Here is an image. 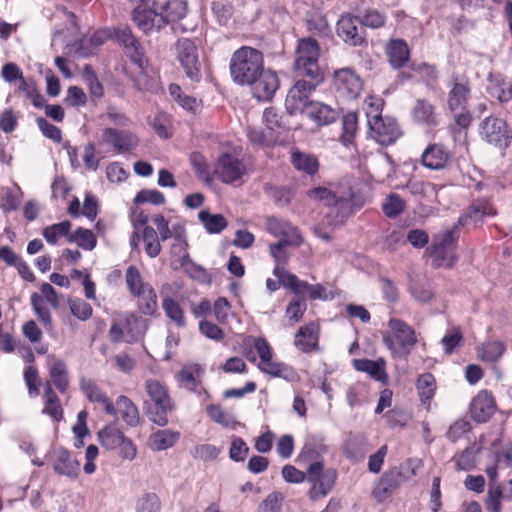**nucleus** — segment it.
<instances>
[{
    "label": "nucleus",
    "mask_w": 512,
    "mask_h": 512,
    "mask_svg": "<svg viewBox=\"0 0 512 512\" xmlns=\"http://www.w3.org/2000/svg\"><path fill=\"white\" fill-rule=\"evenodd\" d=\"M471 97V85L467 78L454 76L449 82L447 109L452 116L453 125L450 130L454 137H460L472 123V114L468 109Z\"/></svg>",
    "instance_id": "obj_1"
},
{
    "label": "nucleus",
    "mask_w": 512,
    "mask_h": 512,
    "mask_svg": "<svg viewBox=\"0 0 512 512\" xmlns=\"http://www.w3.org/2000/svg\"><path fill=\"white\" fill-rule=\"evenodd\" d=\"M309 198L323 202L336 209L341 220L346 219L364 204L361 194L354 192L348 184H341L335 189L317 187L307 192Z\"/></svg>",
    "instance_id": "obj_2"
},
{
    "label": "nucleus",
    "mask_w": 512,
    "mask_h": 512,
    "mask_svg": "<svg viewBox=\"0 0 512 512\" xmlns=\"http://www.w3.org/2000/svg\"><path fill=\"white\" fill-rule=\"evenodd\" d=\"M382 341L393 359L406 360L418 339L410 325L399 318H391L382 333Z\"/></svg>",
    "instance_id": "obj_3"
},
{
    "label": "nucleus",
    "mask_w": 512,
    "mask_h": 512,
    "mask_svg": "<svg viewBox=\"0 0 512 512\" xmlns=\"http://www.w3.org/2000/svg\"><path fill=\"white\" fill-rule=\"evenodd\" d=\"M264 67L262 53L252 47L243 46L237 49L230 60V74L233 81L239 85H246L254 79Z\"/></svg>",
    "instance_id": "obj_4"
},
{
    "label": "nucleus",
    "mask_w": 512,
    "mask_h": 512,
    "mask_svg": "<svg viewBox=\"0 0 512 512\" xmlns=\"http://www.w3.org/2000/svg\"><path fill=\"white\" fill-rule=\"evenodd\" d=\"M145 390L151 400L147 406L148 418L158 426L168 423V413L174 409L167 388L158 380L149 379L145 382Z\"/></svg>",
    "instance_id": "obj_5"
},
{
    "label": "nucleus",
    "mask_w": 512,
    "mask_h": 512,
    "mask_svg": "<svg viewBox=\"0 0 512 512\" xmlns=\"http://www.w3.org/2000/svg\"><path fill=\"white\" fill-rule=\"evenodd\" d=\"M320 47L313 38L299 40L296 49L294 68L299 76H306L312 80L322 81L318 60Z\"/></svg>",
    "instance_id": "obj_6"
},
{
    "label": "nucleus",
    "mask_w": 512,
    "mask_h": 512,
    "mask_svg": "<svg viewBox=\"0 0 512 512\" xmlns=\"http://www.w3.org/2000/svg\"><path fill=\"white\" fill-rule=\"evenodd\" d=\"M306 480L311 485L308 492L310 499L319 500L332 491L337 480V471L334 468H325L323 461L316 460L307 467Z\"/></svg>",
    "instance_id": "obj_7"
},
{
    "label": "nucleus",
    "mask_w": 512,
    "mask_h": 512,
    "mask_svg": "<svg viewBox=\"0 0 512 512\" xmlns=\"http://www.w3.org/2000/svg\"><path fill=\"white\" fill-rule=\"evenodd\" d=\"M458 240L456 227L437 234L428 251L434 267H452L457 260L455 248Z\"/></svg>",
    "instance_id": "obj_8"
},
{
    "label": "nucleus",
    "mask_w": 512,
    "mask_h": 512,
    "mask_svg": "<svg viewBox=\"0 0 512 512\" xmlns=\"http://www.w3.org/2000/svg\"><path fill=\"white\" fill-rule=\"evenodd\" d=\"M101 446L107 450H117L124 460L132 461L137 456V447L133 441L114 425H107L98 432Z\"/></svg>",
    "instance_id": "obj_9"
},
{
    "label": "nucleus",
    "mask_w": 512,
    "mask_h": 512,
    "mask_svg": "<svg viewBox=\"0 0 512 512\" xmlns=\"http://www.w3.org/2000/svg\"><path fill=\"white\" fill-rule=\"evenodd\" d=\"M214 173L225 184H238L248 173L242 160L231 154H223L216 162Z\"/></svg>",
    "instance_id": "obj_10"
},
{
    "label": "nucleus",
    "mask_w": 512,
    "mask_h": 512,
    "mask_svg": "<svg viewBox=\"0 0 512 512\" xmlns=\"http://www.w3.org/2000/svg\"><path fill=\"white\" fill-rule=\"evenodd\" d=\"M321 81L298 80L289 90L285 100V107L290 114L304 113L311 101L309 95Z\"/></svg>",
    "instance_id": "obj_11"
},
{
    "label": "nucleus",
    "mask_w": 512,
    "mask_h": 512,
    "mask_svg": "<svg viewBox=\"0 0 512 512\" xmlns=\"http://www.w3.org/2000/svg\"><path fill=\"white\" fill-rule=\"evenodd\" d=\"M333 86L340 96L350 100L359 96L363 89V81L355 70L346 67L334 72Z\"/></svg>",
    "instance_id": "obj_12"
},
{
    "label": "nucleus",
    "mask_w": 512,
    "mask_h": 512,
    "mask_svg": "<svg viewBox=\"0 0 512 512\" xmlns=\"http://www.w3.org/2000/svg\"><path fill=\"white\" fill-rule=\"evenodd\" d=\"M177 59L183 67L185 74L193 81H199L200 62L195 43L187 38H181L176 44Z\"/></svg>",
    "instance_id": "obj_13"
},
{
    "label": "nucleus",
    "mask_w": 512,
    "mask_h": 512,
    "mask_svg": "<svg viewBox=\"0 0 512 512\" xmlns=\"http://www.w3.org/2000/svg\"><path fill=\"white\" fill-rule=\"evenodd\" d=\"M369 136L382 146L395 143L402 135L396 120L391 117H381L368 123Z\"/></svg>",
    "instance_id": "obj_14"
},
{
    "label": "nucleus",
    "mask_w": 512,
    "mask_h": 512,
    "mask_svg": "<svg viewBox=\"0 0 512 512\" xmlns=\"http://www.w3.org/2000/svg\"><path fill=\"white\" fill-rule=\"evenodd\" d=\"M246 85L251 87L252 95L258 101H269L279 88V79L274 71L263 67L262 71L257 73L254 79Z\"/></svg>",
    "instance_id": "obj_15"
},
{
    "label": "nucleus",
    "mask_w": 512,
    "mask_h": 512,
    "mask_svg": "<svg viewBox=\"0 0 512 512\" xmlns=\"http://www.w3.org/2000/svg\"><path fill=\"white\" fill-rule=\"evenodd\" d=\"M480 134L484 140L496 147L507 146L511 138L506 122L491 116L482 121Z\"/></svg>",
    "instance_id": "obj_16"
},
{
    "label": "nucleus",
    "mask_w": 512,
    "mask_h": 512,
    "mask_svg": "<svg viewBox=\"0 0 512 512\" xmlns=\"http://www.w3.org/2000/svg\"><path fill=\"white\" fill-rule=\"evenodd\" d=\"M115 37L123 46L125 54L137 65L140 72L144 74L147 60L144 56L143 48L139 41L132 35L129 28H120L116 31Z\"/></svg>",
    "instance_id": "obj_17"
},
{
    "label": "nucleus",
    "mask_w": 512,
    "mask_h": 512,
    "mask_svg": "<svg viewBox=\"0 0 512 512\" xmlns=\"http://www.w3.org/2000/svg\"><path fill=\"white\" fill-rule=\"evenodd\" d=\"M101 140L104 144L111 146L117 153L129 152L138 144V138L133 133L114 128L103 129Z\"/></svg>",
    "instance_id": "obj_18"
},
{
    "label": "nucleus",
    "mask_w": 512,
    "mask_h": 512,
    "mask_svg": "<svg viewBox=\"0 0 512 512\" xmlns=\"http://www.w3.org/2000/svg\"><path fill=\"white\" fill-rule=\"evenodd\" d=\"M338 36L350 46H359L364 42L363 27L357 17L342 16L337 22Z\"/></svg>",
    "instance_id": "obj_19"
},
{
    "label": "nucleus",
    "mask_w": 512,
    "mask_h": 512,
    "mask_svg": "<svg viewBox=\"0 0 512 512\" xmlns=\"http://www.w3.org/2000/svg\"><path fill=\"white\" fill-rule=\"evenodd\" d=\"M266 225L269 233L282 237V240H286L293 246L301 245L302 236L290 222L277 217H270L267 219Z\"/></svg>",
    "instance_id": "obj_20"
},
{
    "label": "nucleus",
    "mask_w": 512,
    "mask_h": 512,
    "mask_svg": "<svg viewBox=\"0 0 512 512\" xmlns=\"http://www.w3.org/2000/svg\"><path fill=\"white\" fill-rule=\"evenodd\" d=\"M404 482L390 468L383 473L373 488L372 495L378 503L386 501Z\"/></svg>",
    "instance_id": "obj_21"
},
{
    "label": "nucleus",
    "mask_w": 512,
    "mask_h": 512,
    "mask_svg": "<svg viewBox=\"0 0 512 512\" xmlns=\"http://www.w3.org/2000/svg\"><path fill=\"white\" fill-rule=\"evenodd\" d=\"M133 21L145 33L155 27L160 29L164 26L163 17L159 15L155 7L136 6L133 10Z\"/></svg>",
    "instance_id": "obj_22"
},
{
    "label": "nucleus",
    "mask_w": 512,
    "mask_h": 512,
    "mask_svg": "<svg viewBox=\"0 0 512 512\" xmlns=\"http://www.w3.org/2000/svg\"><path fill=\"white\" fill-rule=\"evenodd\" d=\"M80 389L90 402L98 403L103 406L106 414L115 416L116 409L110 398L95 384L94 381L87 378L80 380Z\"/></svg>",
    "instance_id": "obj_23"
},
{
    "label": "nucleus",
    "mask_w": 512,
    "mask_h": 512,
    "mask_svg": "<svg viewBox=\"0 0 512 512\" xmlns=\"http://www.w3.org/2000/svg\"><path fill=\"white\" fill-rule=\"evenodd\" d=\"M495 411V403L492 395L487 391L479 392L472 400L470 413L477 422H486Z\"/></svg>",
    "instance_id": "obj_24"
},
{
    "label": "nucleus",
    "mask_w": 512,
    "mask_h": 512,
    "mask_svg": "<svg viewBox=\"0 0 512 512\" xmlns=\"http://www.w3.org/2000/svg\"><path fill=\"white\" fill-rule=\"evenodd\" d=\"M449 160V151L440 144L429 145L421 156L423 166L431 170H441L445 168Z\"/></svg>",
    "instance_id": "obj_25"
},
{
    "label": "nucleus",
    "mask_w": 512,
    "mask_h": 512,
    "mask_svg": "<svg viewBox=\"0 0 512 512\" xmlns=\"http://www.w3.org/2000/svg\"><path fill=\"white\" fill-rule=\"evenodd\" d=\"M154 7L163 17L164 25L182 19L186 15V3L183 0H158Z\"/></svg>",
    "instance_id": "obj_26"
},
{
    "label": "nucleus",
    "mask_w": 512,
    "mask_h": 512,
    "mask_svg": "<svg viewBox=\"0 0 512 512\" xmlns=\"http://www.w3.org/2000/svg\"><path fill=\"white\" fill-rule=\"evenodd\" d=\"M411 115L414 122L425 127L432 128L437 126L439 123L434 105L425 99H419L416 101Z\"/></svg>",
    "instance_id": "obj_27"
},
{
    "label": "nucleus",
    "mask_w": 512,
    "mask_h": 512,
    "mask_svg": "<svg viewBox=\"0 0 512 512\" xmlns=\"http://www.w3.org/2000/svg\"><path fill=\"white\" fill-rule=\"evenodd\" d=\"M303 114L320 126L328 125L334 122L338 117V112L334 108L324 103L314 101L310 102Z\"/></svg>",
    "instance_id": "obj_28"
},
{
    "label": "nucleus",
    "mask_w": 512,
    "mask_h": 512,
    "mask_svg": "<svg viewBox=\"0 0 512 512\" xmlns=\"http://www.w3.org/2000/svg\"><path fill=\"white\" fill-rule=\"evenodd\" d=\"M294 344L298 350L304 353L316 349L318 345V326L309 323L301 327L295 335Z\"/></svg>",
    "instance_id": "obj_29"
},
{
    "label": "nucleus",
    "mask_w": 512,
    "mask_h": 512,
    "mask_svg": "<svg viewBox=\"0 0 512 512\" xmlns=\"http://www.w3.org/2000/svg\"><path fill=\"white\" fill-rule=\"evenodd\" d=\"M488 93L492 98L504 103L512 99V82L501 74H492L489 77Z\"/></svg>",
    "instance_id": "obj_30"
},
{
    "label": "nucleus",
    "mask_w": 512,
    "mask_h": 512,
    "mask_svg": "<svg viewBox=\"0 0 512 512\" xmlns=\"http://www.w3.org/2000/svg\"><path fill=\"white\" fill-rule=\"evenodd\" d=\"M116 415L130 427H136L140 422V414L137 406L127 397L121 395L115 403Z\"/></svg>",
    "instance_id": "obj_31"
},
{
    "label": "nucleus",
    "mask_w": 512,
    "mask_h": 512,
    "mask_svg": "<svg viewBox=\"0 0 512 512\" xmlns=\"http://www.w3.org/2000/svg\"><path fill=\"white\" fill-rule=\"evenodd\" d=\"M53 469L59 475H64L71 479H75L79 474L80 465L79 462L74 459L68 451L61 450L57 453L55 462L53 464Z\"/></svg>",
    "instance_id": "obj_32"
},
{
    "label": "nucleus",
    "mask_w": 512,
    "mask_h": 512,
    "mask_svg": "<svg viewBox=\"0 0 512 512\" xmlns=\"http://www.w3.org/2000/svg\"><path fill=\"white\" fill-rule=\"evenodd\" d=\"M125 341L134 343L144 336L148 329V320L134 314H127L124 318Z\"/></svg>",
    "instance_id": "obj_33"
},
{
    "label": "nucleus",
    "mask_w": 512,
    "mask_h": 512,
    "mask_svg": "<svg viewBox=\"0 0 512 512\" xmlns=\"http://www.w3.org/2000/svg\"><path fill=\"white\" fill-rule=\"evenodd\" d=\"M495 214L493 207L486 201H477L473 203L467 211L459 218V225H467L470 223H478L484 217L492 216Z\"/></svg>",
    "instance_id": "obj_34"
},
{
    "label": "nucleus",
    "mask_w": 512,
    "mask_h": 512,
    "mask_svg": "<svg viewBox=\"0 0 512 512\" xmlns=\"http://www.w3.org/2000/svg\"><path fill=\"white\" fill-rule=\"evenodd\" d=\"M506 351V344L501 340H488L477 348V355L483 362L495 364Z\"/></svg>",
    "instance_id": "obj_35"
},
{
    "label": "nucleus",
    "mask_w": 512,
    "mask_h": 512,
    "mask_svg": "<svg viewBox=\"0 0 512 512\" xmlns=\"http://www.w3.org/2000/svg\"><path fill=\"white\" fill-rule=\"evenodd\" d=\"M409 48L407 43L401 39L391 40L387 44V56L390 65L394 69L402 68L409 59Z\"/></svg>",
    "instance_id": "obj_36"
},
{
    "label": "nucleus",
    "mask_w": 512,
    "mask_h": 512,
    "mask_svg": "<svg viewBox=\"0 0 512 512\" xmlns=\"http://www.w3.org/2000/svg\"><path fill=\"white\" fill-rule=\"evenodd\" d=\"M258 369L272 377H279L285 380H293L295 378V371L288 365L282 362L273 361L272 358L266 361H260Z\"/></svg>",
    "instance_id": "obj_37"
},
{
    "label": "nucleus",
    "mask_w": 512,
    "mask_h": 512,
    "mask_svg": "<svg viewBox=\"0 0 512 512\" xmlns=\"http://www.w3.org/2000/svg\"><path fill=\"white\" fill-rule=\"evenodd\" d=\"M44 399L45 406L42 413L49 415L54 421L60 422L63 419V409L49 382L45 385Z\"/></svg>",
    "instance_id": "obj_38"
},
{
    "label": "nucleus",
    "mask_w": 512,
    "mask_h": 512,
    "mask_svg": "<svg viewBox=\"0 0 512 512\" xmlns=\"http://www.w3.org/2000/svg\"><path fill=\"white\" fill-rule=\"evenodd\" d=\"M133 296L138 299L137 306L142 314L152 316L157 312V294L152 286L146 287L139 294H134Z\"/></svg>",
    "instance_id": "obj_39"
},
{
    "label": "nucleus",
    "mask_w": 512,
    "mask_h": 512,
    "mask_svg": "<svg viewBox=\"0 0 512 512\" xmlns=\"http://www.w3.org/2000/svg\"><path fill=\"white\" fill-rule=\"evenodd\" d=\"M293 166L308 175H313L318 171L319 163L315 156L300 151H294L291 154Z\"/></svg>",
    "instance_id": "obj_40"
},
{
    "label": "nucleus",
    "mask_w": 512,
    "mask_h": 512,
    "mask_svg": "<svg viewBox=\"0 0 512 512\" xmlns=\"http://www.w3.org/2000/svg\"><path fill=\"white\" fill-rule=\"evenodd\" d=\"M179 438V432L159 430L150 436V446L153 450L163 451L172 447Z\"/></svg>",
    "instance_id": "obj_41"
},
{
    "label": "nucleus",
    "mask_w": 512,
    "mask_h": 512,
    "mask_svg": "<svg viewBox=\"0 0 512 512\" xmlns=\"http://www.w3.org/2000/svg\"><path fill=\"white\" fill-rule=\"evenodd\" d=\"M417 391L422 404L429 407L436 390L435 378L431 373H424L418 377L416 383Z\"/></svg>",
    "instance_id": "obj_42"
},
{
    "label": "nucleus",
    "mask_w": 512,
    "mask_h": 512,
    "mask_svg": "<svg viewBox=\"0 0 512 512\" xmlns=\"http://www.w3.org/2000/svg\"><path fill=\"white\" fill-rule=\"evenodd\" d=\"M198 219L210 234H218L227 227V220L221 214H212L203 210L199 212Z\"/></svg>",
    "instance_id": "obj_43"
},
{
    "label": "nucleus",
    "mask_w": 512,
    "mask_h": 512,
    "mask_svg": "<svg viewBox=\"0 0 512 512\" xmlns=\"http://www.w3.org/2000/svg\"><path fill=\"white\" fill-rule=\"evenodd\" d=\"M71 226V223L67 220L52 224L43 229L42 235L47 243L55 245L61 237L69 238L72 234L70 233Z\"/></svg>",
    "instance_id": "obj_44"
},
{
    "label": "nucleus",
    "mask_w": 512,
    "mask_h": 512,
    "mask_svg": "<svg viewBox=\"0 0 512 512\" xmlns=\"http://www.w3.org/2000/svg\"><path fill=\"white\" fill-rule=\"evenodd\" d=\"M480 448L472 445L464 449L460 454L455 455L453 461L457 470L469 471L476 465L477 455Z\"/></svg>",
    "instance_id": "obj_45"
},
{
    "label": "nucleus",
    "mask_w": 512,
    "mask_h": 512,
    "mask_svg": "<svg viewBox=\"0 0 512 512\" xmlns=\"http://www.w3.org/2000/svg\"><path fill=\"white\" fill-rule=\"evenodd\" d=\"M422 461L417 458H408L398 466L391 469L405 483L416 476L417 471L421 468Z\"/></svg>",
    "instance_id": "obj_46"
},
{
    "label": "nucleus",
    "mask_w": 512,
    "mask_h": 512,
    "mask_svg": "<svg viewBox=\"0 0 512 512\" xmlns=\"http://www.w3.org/2000/svg\"><path fill=\"white\" fill-rule=\"evenodd\" d=\"M355 368L358 371L366 372L375 380L382 381L386 379L383 361H373L368 359L355 361Z\"/></svg>",
    "instance_id": "obj_47"
},
{
    "label": "nucleus",
    "mask_w": 512,
    "mask_h": 512,
    "mask_svg": "<svg viewBox=\"0 0 512 512\" xmlns=\"http://www.w3.org/2000/svg\"><path fill=\"white\" fill-rule=\"evenodd\" d=\"M162 308L166 316L178 327H184L186 324L183 309L180 304L171 297H165L162 301Z\"/></svg>",
    "instance_id": "obj_48"
},
{
    "label": "nucleus",
    "mask_w": 512,
    "mask_h": 512,
    "mask_svg": "<svg viewBox=\"0 0 512 512\" xmlns=\"http://www.w3.org/2000/svg\"><path fill=\"white\" fill-rule=\"evenodd\" d=\"M50 377L56 388L64 393L69 384L66 364L62 360H57L50 368Z\"/></svg>",
    "instance_id": "obj_49"
},
{
    "label": "nucleus",
    "mask_w": 512,
    "mask_h": 512,
    "mask_svg": "<svg viewBox=\"0 0 512 512\" xmlns=\"http://www.w3.org/2000/svg\"><path fill=\"white\" fill-rule=\"evenodd\" d=\"M68 242H75L80 248L91 251L95 248L97 239L91 230L78 228L69 236Z\"/></svg>",
    "instance_id": "obj_50"
},
{
    "label": "nucleus",
    "mask_w": 512,
    "mask_h": 512,
    "mask_svg": "<svg viewBox=\"0 0 512 512\" xmlns=\"http://www.w3.org/2000/svg\"><path fill=\"white\" fill-rule=\"evenodd\" d=\"M125 282L132 296L134 294H139L140 291L151 286L149 283L143 281L140 271L135 266H129L127 268L125 273Z\"/></svg>",
    "instance_id": "obj_51"
},
{
    "label": "nucleus",
    "mask_w": 512,
    "mask_h": 512,
    "mask_svg": "<svg viewBox=\"0 0 512 512\" xmlns=\"http://www.w3.org/2000/svg\"><path fill=\"white\" fill-rule=\"evenodd\" d=\"M142 237L147 255L151 258L158 256L161 245L156 230L153 227L145 226Z\"/></svg>",
    "instance_id": "obj_52"
},
{
    "label": "nucleus",
    "mask_w": 512,
    "mask_h": 512,
    "mask_svg": "<svg viewBox=\"0 0 512 512\" xmlns=\"http://www.w3.org/2000/svg\"><path fill=\"white\" fill-rule=\"evenodd\" d=\"M502 500H505V487L502 488L500 485H489L486 499V509L489 512H501Z\"/></svg>",
    "instance_id": "obj_53"
},
{
    "label": "nucleus",
    "mask_w": 512,
    "mask_h": 512,
    "mask_svg": "<svg viewBox=\"0 0 512 512\" xmlns=\"http://www.w3.org/2000/svg\"><path fill=\"white\" fill-rule=\"evenodd\" d=\"M208 416L223 427L233 428L237 424L235 417L225 412L220 405H209L207 407Z\"/></svg>",
    "instance_id": "obj_54"
},
{
    "label": "nucleus",
    "mask_w": 512,
    "mask_h": 512,
    "mask_svg": "<svg viewBox=\"0 0 512 512\" xmlns=\"http://www.w3.org/2000/svg\"><path fill=\"white\" fill-rule=\"evenodd\" d=\"M358 117L354 112L347 113L342 119L341 141L344 145H348L353 141L357 130Z\"/></svg>",
    "instance_id": "obj_55"
},
{
    "label": "nucleus",
    "mask_w": 512,
    "mask_h": 512,
    "mask_svg": "<svg viewBox=\"0 0 512 512\" xmlns=\"http://www.w3.org/2000/svg\"><path fill=\"white\" fill-rule=\"evenodd\" d=\"M405 208L404 200L397 194L391 193L382 203V210L389 218H394L403 212Z\"/></svg>",
    "instance_id": "obj_56"
},
{
    "label": "nucleus",
    "mask_w": 512,
    "mask_h": 512,
    "mask_svg": "<svg viewBox=\"0 0 512 512\" xmlns=\"http://www.w3.org/2000/svg\"><path fill=\"white\" fill-rule=\"evenodd\" d=\"M68 305L71 314L80 321H86L92 315V306L80 298L70 299Z\"/></svg>",
    "instance_id": "obj_57"
},
{
    "label": "nucleus",
    "mask_w": 512,
    "mask_h": 512,
    "mask_svg": "<svg viewBox=\"0 0 512 512\" xmlns=\"http://www.w3.org/2000/svg\"><path fill=\"white\" fill-rule=\"evenodd\" d=\"M21 196L22 192L18 187L14 190L7 189L1 198L0 208L5 213L15 211L20 204Z\"/></svg>",
    "instance_id": "obj_58"
},
{
    "label": "nucleus",
    "mask_w": 512,
    "mask_h": 512,
    "mask_svg": "<svg viewBox=\"0 0 512 512\" xmlns=\"http://www.w3.org/2000/svg\"><path fill=\"white\" fill-rule=\"evenodd\" d=\"M174 243L171 247V255L174 258V263H181L184 260V256H189L187 252V241L182 232H175Z\"/></svg>",
    "instance_id": "obj_59"
},
{
    "label": "nucleus",
    "mask_w": 512,
    "mask_h": 512,
    "mask_svg": "<svg viewBox=\"0 0 512 512\" xmlns=\"http://www.w3.org/2000/svg\"><path fill=\"white\" fill-rule=\"evenodd\" d=\"M367 123L381 118L384 101L380 97L369 96L364 101Z\"/></svg>",
    "instance_id": "obj_60"
},
{
    "label": "nucleus",
    "mask_w": 512,
    "mask_h": 512,
    "mask_svg": "<svg viewBox=\"0 0 512 512\" xmlns=\"http://www.w3.org/2000/svg\"><path fill=\"white\" fill-rule=\"evenodd\" d=\"M160 500L155 493H145L142 495L136 505V512H159Z\"/></svg>",
    "instance_id": "obj_61"
},
{
    "label": "nucleus",
    "mask_w": 512,
    "mask_h": 512,
    "mask_svg": "<svg viewBox=\"0 0 512 512\" xmlns=\"http://www.w3.org/2000/svg\"><path fill=\"white\" fill-rule=\"evenodd\" d=\"M136 204L151 203L161 205L165 203V196L156 189H143L134 198Z\"/></svg>",
    "instance_id": "obj_62"
},
{
    "label": "nucleus",
    "mask_w": 512,
    "mask_h": 512,
    "mask_svg": "<svg viewBox=\"0 0 512 512\" xmlns=\"http://www.w3.org/2000/svg\"><path fill=\"white\" fill-rule=\"evenodd\" d=\"M288 246H292L286 240H280L277 243H273L270 245V253L274 258L276 265L285 266L287 264L290 254L287 250Z\"/></svg>",
    "instance_id": "obj_63"
},
{
    "label": "nucleus",
    "mask_w": 512,
    "mask_h": 512,
    "mask_svg": "<svg viewBox=\"0 0 512 512\" xmlns=\"http://www.w3.org/2000/svg\"><path fill=\"white\" fill-rule=\"evenodd\" d=\"M283 497L280 493L269 494L260 504L259 512H280Z\"/></svg>",
    "instance_id": "obj_64"
}]
</instances>
